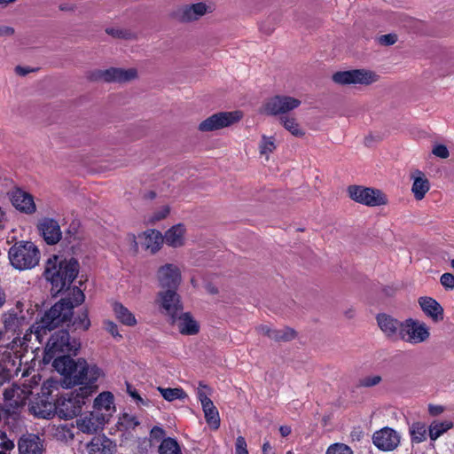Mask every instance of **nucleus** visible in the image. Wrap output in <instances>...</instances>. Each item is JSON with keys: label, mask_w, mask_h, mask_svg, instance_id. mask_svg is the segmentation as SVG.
Instances as JSON below:
<instances>
[{"label": "nucleus", "mask_w": 454, "mask_h": 454, "mask_svg": "<svg viewBox=\"0 0 454 454\" xmlns=\"http://www.w3.org/2000/svg\"><path fill=\"white\" fill-rule=\"evenodd\" d=\"M80 342H47L43 362L52 361L55 370L63 376V385L73 387L82 385L84 378H80L79 359L74 361L72 355H76Z\"/></svg>", "instance_id": "obj_1"}, {"label": "nucleus", "mask_w": 454, "mask_h": 454, "mask_svg": "<svg viewBox=\"0 0 454 454\" xmlns=\"http://www.w3.org/2000/svg\"><path fill=\"white\" fill-rule=\"evenodd\" d=\"M91 395L90 387H79L70 394L62 395L56 403V413L62 419H70L76 417Z\"/></svg>", "instance_id": "obj_5"}, {"label": "nucleus", "mask_w": 454, "mask_h": 454, "mask_svg": "<svg viewBox=\"0 0 454 454\" xmlns=\"http://www.w3.org/2000/svg\"><path fill=\"white\" fill-rule=\"evenodd\" d=\"M29 411L36 417L49 419L56 413V405L55 403H53L43 396L30 403Z\"/></svg>", "instance_id": "obj_27"}, {"label": "nucleus", "mask_w": 454, "mask_h": 454, "mask_svg": "<svg viewBox=\"0 0 454 454\" xmlns=\"http://www.w3.org/2000/svg\"><path fill=\"white\" fill-rule=\"evenodd\" d=\"M11 200L16 209L25 214H33L36 210L33 196L21 189L12 192Z\"/></svg>", "instance_id": "obj_21"}, {"label": "nucleus", "mask_w": 454, "mask_h": 454, "mask_svg": "<svg viewBox=\"0 0 454 454\" xmlns=\"http://www.w3.org/2000/svg\"><path fill=\"white\" fill-rule=\"evenodd\" d=\"M256 333L259 338L270 339L273 340H289L301 338L299 333L288 326L273 327L269 325H262L256 327Z\"/></svg>", "instance_id": "obj_16"}, {"label": "nucleus", "mask_w": 454, "mask_h": 454, "mask_svg": "<svg viewBox=\"0 0 454 454\" xmlns=\"http://www.w3.org/2000/svg\"><path fill=\"white\" fill-rule=\"evenodd\" d=\"M20 318L17 314L10 313L4 317V328L5 329L4 335L2 333V326H0V340L1 339H12V340H20Z\"/></svg>", "instance_id": "obj_26"}, {"label": "nucleus", "mask_w": 454, "mask_h": 454, "mask_svg": "<svg viewBox=\"0 0 454 454\" xmlns=\"http://www.w3.org/2000/svg\"><path fill=\"white\" fill-rule=\"evenodd\" d=\"M301 105V100L287 95H277L263 105V112L270 115L285 114Z\"/></svg>", "instance_id": "obj_12"}, {"label": "nucleus", "mask_w": 454, "mask_h": 454, "mask_svg": "<svg viewBox=\"0 0 454 454\" xmlns=\"http://www.w3.org/2000/svg\"><path fill=\"white\" fill-rule=\"evenodd\" d=\"M276 149L275 139L273 137L262 136V140L259 145V151L262 155H265L266 159L269 158V154Z\"/></svg>", "instance_id": "obj_41"}, {"label": "nucleus", "mask_w": 454, "mask_h": 454, "mask_svg": "<svg viewBox=\"0 0 454 454\" xmlns=\"http://www.w3.org/2000/svg\"><path fill=\"white\" fill-rule=\"evenodd\" d=\"M113 310L116 318L123 325L134 326L137 325L135 315L121 302H114Z\"/></svg>", "instance_id": "obj_32"}, {"label": "nucleus", "mask_w": 454, "mask_h": 454, "mask_svg": "<svg viewBox=\"0 0 454 454\" xmlns=\"http://www.w3.org/2000/svg\"><path fill=\"white\" fill-rule=\"evenodd\" d=\"M0 439H1V442H0V448L3 450H5L7 452H10L12 450H13L14 448V443L12 441L9 440L6 438V434L5 433H1L0 434Z\"/></svg>", "instance_id": "obj_53"}, {"label": "nucleus", "mask_w": 454, "mask_h": 454, "mask_svg": "<svg viewBox=\"0 0 454 454\" xmlns=\"http://www.w3.org/2000/svg\"><path fill=\"white\" fill-rule=\"evenodd\" d=\"M89 454H114L115 444L106 436L94 437L87 445Z\"/></svg>", "instance_id": "obj_28"}, {"label": "nucleus", "mask_w": 454, "mask_h": 454, "mask_svg": "<svg viewBox=\"0 0 454 454\" xmlns=\"http://www.w3.org/2000/svg\"><path fill=\"white\" fill-rule=\"evenodd\" d=\"M157 302L160 305L161 312L171 317L173 319L182 312L183 306L176 290L168 289L160 291L158 294Z\"/></svg>", "instance_id": "obj_15"}, {"label": "nucleus", "mask_w": 454, "mask_h": 454, "mask_svg": "<svg viewBox=\"0 0 454 454\" xmlns=\"http://www.w3.org/2000/svg\"><path fill=\"white\" fill-rule=\"evenodd\" d=\"M442 411H443V407L441 405L429 404V406H428V412L432 416H437V415L441 414Z\"/></svg>", "instance_id": "obj_57"}, {"label": "nucleus", "mask_w": 454, "mask_h": 454, "mask_svg": "<svg viewBox=\"0 0 454 454\" xmlns=\"http://www.w3.org/2000/svg\"><path fill=\"white\" fill-rule=\"evenodd\" d=\"M157 389L160 393L162 397L168 402H173L175 400H184L188 396L182 387L171 388L158 387Z\"/></svg>", "instance_id": "obj_38"}, {"label": "nucleus", "mask_w": 454, "mask_h": 454, "mask_svg": "<svg viewBox=\"0 0 454 454\" xmlns=\"http://www.w3.org/2000/svg\"><path fill=\"white\" fill-rule=\"evenodd\" d=\"M428 428L425 422L414 421L409 426L411 443H421L427 440Z\"/></svg>", "instance_id": "obj_34"}, {"label": "nucleus", "mask_w": 454, "mask_h": 454, "mask_svg": "<svg viewBox=\"0 0 454 454\" xmlns=\"http://www.w3.org/2000/svg\"><path fill=\"white\" fill-rule=\"evenodd\" d=\"M139 425L140 422L134 414L124 412L119 417L118 428L121 431L130 432L135 430Z\"/></svg>", "instance_id": "obj_37"}, {"label": "nucleus", "mask_w": 454, "mask_h": 454, "mask_svg": "<svg viewBox=\"0 0 454 454\" xmlns=\"http://www.w3.org/2000/svg\"><path fill=\"white\" fill-rule=\"evenodd\" d=\"M107 35L119 39L131 40L136 38L135 33L130 30L120 27H107L106 29Z\"/></svg>", "instance_id": "obj_43"}, {"label": "nucleus", "mask_w": 454, "mask_h": 454, "mask_svg": "<svg viewBox=\"0 0 454 454\" xmlns=\"http://www.w3.org/2000/svg\"><path fill=\"white\" fill-rule=\"evenodd\" d=\"M78 272L77 260L61 259L58 255H53L46 262L44 277L51 284V292L58 294L71 285Z\"/></svg>", "instance_id": "obj_3"}, {"label": "nucleus", "mask_w": 454, "mask_h": 454, "mask_svg": "<svg viewBox=\"0 0 454 454\" xmlns=\"http://www.w3.org/2000/svg\"><path fill=\"white\" fill-rule=\"evenodd\" d=\"M151 434L153 435V436H161L163 435L164 434V431L159 427H154L152 430H151Z\"/></svg>", "instance_id": "obj_62"}, {"label": "nucleus", "mask_w": 454, "mask_h": 454, "mask_svg": "<svg viewBox=\"0 0 454 454\" xmlns=\"http://www.w3.org/2000/svg\"><path fill=\"white\" fill-rule=\"evenodd\" d=\"M16 73L20 75H26L27 74L29 73V70L26 67H16Z\"/></svg>", "instance_id": "obj_63"}, {"label": "nucleus", "mask_w": 454, "mask_h": 454, "mask_svg": "<svg viewBox=\"0 0 454 454\" xmlns=\"http://www.w3.org/2000/svg\"><path fill=\"white\" fill-rule=\"evenodd\" d=\"M79 372L80 378H84L82 385H79L80 387H90L92 395L98 388L96 383L103 376V371L98 365L79 358Z\"/></svg>", "instance_id": "obj_17"}, {"label": "nucleus", "mask_w": 454, "mask_h": 454, "mask_svg": "<svg viewBox=\"0 0 454 454\" xmlns=\"http://www.w3.org/2000/svg\"><path fill=\"white\" fill-rule=\"evenodd\" d=\"M104 328L106 329V332H108L111 336L113 338H117V337H120L121 338L122 336L119 333V331H118V325L112 322V321H105L104 322Z\"/></svg>", "instance_id": "obj_52"}, {"label": "nucleus", "mask_w": 454, "mask_h": 454, "mask_svg": "<svg viewBox=\"0 0 454 454\" xmlns=\"http://www.w3.org/2000/svg\"><path fill=\"white\" fill-rule=\"evenodd\" d=\"M169 212H170V208L168 206H167V205L162 206L161 207L157 209L153 214H152L151 215H149L146 218V223H150V224H154L157 222L161 221L164 218H166L168 215Z\"/></svg>", "instance_id": "obj_44"}, {"label": "nucleus", "mask_w": 454, "mask_h": 454, "mask_svg": "<svg viewBox=\"0 0 454 454\" xmlns=\"http://www.w3.org/2000/svg\"><path fill=\"white\" fill-rule=\"evenodd\" d=\"M9 260L17 270H25L35 267L40 259L37 247L30 241H20L9 249Z\"/></svg>", "instance_id": "obj_4"}, {"label": "nucleus", "mask_w": 454, "mask_h": 454, "mask_svg": "<svg viewBox=\"0 0 454 454\" xmlns=\"http://www.w3.org/2000/svg\"><path fill=\"white\" fill-rule=\"evenodd\" d=\"M432 153L441 159H447L450 155V152L444 145H434Z\"/></svg>", "instance_id": "obj_51"}, {"label": "nucleus", "mask_w": 454, "mask_h": 454, "mask_svg": "<svg viewBox=\"0 0 454 454\" xmlns=\"http://www.w3.org/2000/svg\"><path fill=\"white\" fill-rule=\"evenodd\" d=\"M4 302H5V294L0 287V309L3 307Z\"/></svg>", "instance_id": "obj_64"}, {"label": "nucleus", "mask_w": 454, "mask_h": 454, "mask_svg": "<svg viewBox=\"0 0 454 454\" xmlns=\"http://www.w3.org/2000/svg\"><path fill=\"white\" fill-rule=\"evenodd\" d=\"M377 323L380 330L387 336H393L398 330L402 333V323L387 314H379Z\"/></svg>", "instance_id": "obj_31"}, {"label": "nucleus", "mask_w": 454, "mask_h": 454, "mask_svg": "<svg viewBox=\"0 0 454 454\" xmlns=\"http://www.w3.org/2000/svg\"><path fill=\"white\" fill-rule=\"evenodd\" d=\"M85 299L84 294L78 287L72 290V300L62 299L55 303L42 317L27 331L22 340H31L32 334L35 340H42L48 332L57 328L60 324L69 321L73 315V309L81 305Z\"/></svg>", "instance_id": "obj_2"}, {"label": "nucleus", "mask_w": 454, "mask_h": 454, "mask_svg": "<svg viewBox=\"0 0 454 454\" xmlns=\"http://www.w3.org/2000/svg\"><path fill=\"white\" fill-rule=\"evenodd\" d=\"M20 454H42V442L35 434H28L20 439L18 442Z\"/></svg>", "instance_id": "obj_30"}, {"label": "nucleus", "mask_w": 454, "mask_h": 454, "mask_svg": "<svg viewBox=\"0 0 454 454\" xmlns=\"http://www.w3.org/2000/svg\"><path fill=\"white\" fill-rule=\"evenodd\" d=\"M70 335L67 331H59L55 335L51 336L48 340H69Z\"/></svg>", "instance_id": "obj_56"}, {"label": "nucleus", "mask_w": 454, "mask_h": 454, "mask_svg": "<svg viewBox=\"0 0 454 454\" xmlns=\"http://www.w3.org/2000/svg\"><path fill=\"white\" fill-rule=\"evenodd\" d=\"M213 8L206 3H197L192 4H184L174 10L171 18L182 23L193 22L200 19L207 13L212 12Z\"/></svg>", "instance_id": "obj_10"}, {"label": "nucleus", "mask_w": 454, "mask_h": 454, "mask_svg": "<svg viewBox=\"0 0 454 454\" xmlns=\"http://www.w3.org/2000/svg\"><path fill=\"white\" fill-rule=\"evenodd\" d=\"M129 395L137 402V404L141 406H149L150 402L143 399L136 390L128 389Z\"/></svg>", "instance_id": "obj_54"}, {"label": "nucleus", "mask_w": 454, "mask_h": 454, "mask_svg": "<svg viewBox=\"0 0 454 454\" xmlns=\"http://www.w3.org/2000/svg\"><path fill=\"white\" fill-rule=\"evenodd\" d=\"M14 34V28L8 26L0 27V35L1 36H10Z\"/></svg>", "instance_id": "obj_58"}, {"label": "nucleus", "mask_w": 454, "mask_h": 454, "mask_svg": "<svg viewBox=\"0 0 454 454\" xmlns=\"http://www.w3.org/2000/svg\"><path fill=\"white\" fill-rule=\"evenodd\" d=\"M452 427L453 423L450 420H434L428 427V435L432 441H435Z\"/></svg>", "instance_id": "obj_36"}, {"label": "nucleus", "mask_w": 454, "mask_h": 454, "mask_svg": "<svg viewBox=\"0 0 454 454\" xmlns=\"http://www.w3.org/2000/svg\"><path fill=\"white\" fill-rule=\"evenodd\" d=\"M137 77L136 68H118L112 67L105 70L93 71L90 78L94 81H103L106 82H127L135 80Z\"/></svg>", "instance_id": "obj_11"}, {"label": "nucleus", "mask_w": 454, "mask_h": 454, "mask_svg": "<svg viewBox=\"0 0 454 454\" xmlns=\"http://www.w3.org/2000/svg\"><path fill=\"white\" fill-rule=\"evenodd\" d=\"M6 375H9V371L0 365V385L4 383Z\"/></svg>", "instance_id": "obj_61"}, {"label": "nucleus", "mask_w": 454, "mask_h": 454, "mask_svg": "<svg viewBox=\"0 0 454 454\" xmlns=\"http://www.w3.org/2000/svg\"><path fill=\"white\" fill-rule=\"evenodd\" d=\"M418 303L422 311L433 321L438 322L443 319V308L435 299L422 296L419 298Z\"/></svg>", "instance_id": "obj_23"}, {"label": "nucleus", "mask_w": 454, "mask_h": 454, "mask_svg": "<svg viewBox=\"0 0 454 454\" xmlns=\"http://www.w3.org/2000/svg\"><path fill=\"white\" fill-rule=\"evenodd\" d=\"M325 454H354L353 450L349 446L344 443L336 442L333 444H331L326 451Z\"/></svg>", "instance_id": "obj_45"}, {"label": "nucleus", "mask_w": 454, "mask_h": 454, "mask_svg": "<svg viewBox=\"0 0 454 454\" xmlns=\"http://www.w3.org/2000/svg\"><path fill=\"white\" fill-rule=\"evenodd\" d=\"M106 422V416L104 417L98 411H90L76 419V427L84 434H94Z\"/></svg>", "instance_id": "obj_20"}, {"label": "nucleus", "mask_w": 454, "mask_h": 454, "mask_svg": "<svg viewBox=\"0 0 454 454\" xmlns=\"http://www.w3.org/2000/svg\"><path fill=\"white\" fill-rule=\"evenodd\" d=\"M132 240L136 249H137L138 245H140L145 250L154 254L161 247L163 244V236L159 231L151 229L139 234L138 241H137L135 236L132 237Z\"/></svg>", "instance_id": "obj_18"}, {"label": "nucleus", "mask_w": 454, "mask_h": 454, "mask_svg": "<svg viewBox=\"0 0 454 454\" xmlns=\"http://www.w3.org/2000/svg\"><path fill=\"white\" fill-rule=\"evenodd\" d=\"M235 454H248L247 442L243 436H238L236 439Z\"/></svg>", "instance_id": "obj_50"}, {"label": "nucleus", "mask_w": 454, "mask_h": 454, "mask_svg": "<svg viewBox=\"0 0 454 454\" xmlns=\"http://www.w3.org/2000/svg\"><path fill=\"white\" fill-rule=\"evenodd\" d=\"M31 394L32 390L30 386L26 384L22 386L13 384L11 388L4 390L3 409L8 414L16 413L19 408L26 404Z\"/></svg>", "instance_id": "obj_7"}, {"label": "nucleus", "mask_w": 454, "mask_h": 454, "mask_svg": "<svg viewBox=\"0 0 454 454\" xmlns=\"http://www.w3.org/2000/svg\"><path fill=\"white\" fill-rule=\"evenodd\" d=\"M94 411H98L104 417L106 416V421L115 412L114 397L109 391L100 393L94 400Z\"/></svg>", "instance_id": "obj_24"}, {"label": "nucleus", "mask_w": 454, "mask_h": 454, "mask_svg": "<svg viewBox=\"0 0 454 454\" xmlns=\"http://www.w3.org/2000/svg\"><path fill=\"white\" fill-rule=\"evenodd\" d=\"M73 325L75 326V329H80L82 331L88 330L90 325V321L88 317V313L86 311H83L74 319Z\"/></svg>", "instance_id": "obj_46"}, {"label": "nucleus", "mask_w": 454, "mask_h": 454, "mask_svg": "<svg viewBox=\"0 0 454 454\" xmlns=\"http://www.w3.org/2000/svg\"><path fill=\"white\" fill-rule=\"evenodd\" d=\"M160 454H182L181 449L177 443V442L173 438H166L164 439L160 447H159Z\"/></svg>", "instance_id": "obj_39"}, {"label": "nucleus", "mask_w": 454, "mask_h": 454, "mask_svg": "<svg viewBox=\"0 0 454 454\" xmlns=\"http://www.w3.org/2000/svg\"><path fill=\"white\" fill-rule=\"evenodd\" d=\"M381 381V377L379 375H369L362 378L359 380V385L362 387H373L378 385Z\"/></svg>", "instance_id": "obj_48"}, {"label": "nucleus", "mask_w": 454, "mask_h": 454, "mask_svg": "<svg viewBox=\"0 0 454 454\" xmlns=\"http://www.w3.org/2000/svg\"><path fill=\"white\" fill-rule=\"evenodd\" d=\"M204 412L205 419L209 427L213 430H216L220 427V415L217 408L212 401L207 402L201 405Z\"/></svg>", "instance_id": "obj_33"}, {"label": "nucleus", "mask_w": 454, "mask_h": 454, "mask_svg": "<svg viewBox=\"0 0 454 454\" xmlns=\"http://www.w3.org/2000/svg\"><path fill=\"white\" fill-rule=\"evenodd\" d=\"M38 231L48 245L57 244L62 238L59 223L53 218L43 217L37 224Z\"/></svg>", "instance_id": "obj_19"}, {"label": "nucleus", "mask_w": 454, "mask_h": 454, "mask_svg": "<svg viewBox=\"0 0 454 454\" xmlns=\"http://www.w3.org/2000/svg\"><path fill=\"white\" fill-rule=\"evenodd\" d=\"M379 80V75L372 71L355 69L337 72L333 75V81L340 85L361 84L370 85Z\"/></svg>", "instance_id": "obj_8"}, {"label": "nucleus", "mask_w": 454, "mask_h": 454, "mask_svg": "<svg viewBox=\"0 0 454 454\" xmlns=\"http://www.w3.org/2000/svg\"><path fill=\"white\" fill-rule=\"evenodd\" d=\"M241 118L242 113L240 111L220 112L201 121L199 129L202 132L215 131L231 126Z\"/></svg>", "instance_id": "obj_9"}, {"label": "nucleus", "mask_w": 454, "mask_h": 454, "mask_svg": "<svg viewBox=\"0 0 454 454\" xmlns=\"http://www.w3.org/2000/svg\"><path fill=\"white\" fill-rule=\"evenodd\" d=\"M440 283L446 290H453L454 275L449 272L443 273L440 278Z\"/></svg>", "instance_id": "obj_49"}, {"label": "nucleus", "mask_w": 454, "mask_h": 454, "mask_svg": "<svg viewBox=\"0 0 454 454\" xmlns=\"http://www.w3.org/2000/svg\"><path fill=\"white\" fill-rule=\"evenodd\" d=\"M156 279L162 289L176 290L182 281L181 270L174 263H166L158 268Z\"/></svg>", "instance_id": "obj_13"}, {"label": "nucleus", "mask_w": 454, "mask_h": 454, "mask_svg": "<svg viewBox=\"0 0 454 454\" xmlns=\"http://www.w3.org/2000/svg\"><path fill=\"white\" fill-rule=\"evenodd\" d=\"M59 388V382L53 379H49L43 382L42 386V395L43 397H48L54 390Z\"/></svg>", "instance_id": "obj_47"}, {"label": "nucleus", "mask_w": 454, "mask_h": 454, "mask_svg": "<svg viewBox=\"0 0 454 454\" xmlns=\"http://www.w3.org/2000/svg\"><path fill=\"white\" fill-rule=\"evenodd\" d=\"M184 225L178 223L168 229L163 236V242L172 247H179L184 245Z\"/></svg>", "instance_id": "obj_29"}, {"label": "nucleus", "mask_w": 454, "mask_h": 454, "mask_svg": "<svg viewBox=\"0 0 454 454\" xmlns=\"http://www.w3.org/2000/svg\"><path fill=\"white\" fill-rule=\"evenodd\" d=\"M348 194L354 201L368 207H377L387 203L386 195L377 189L350 185L348 187Z\"/></svg>", "instance_id": "obj_6"}, {"label": "nucleus", "mask_w": 454, "mask_h": 454, "mask_svg": "<svg viewBox=\"0 0 454 454\" xmlns=\"http://www.w3.org/2000/svg\"><path fill=\"white\" fill-rule=\"evenodd\" d=\"M279 432L282 436L286 437L291 434V427L288 426H281L279 427Z\"/></svg>", "instance_id": "obj_59"}, {"label": "nucleus", "mask_w": 454, "mask_h": 454, "mask_svg": "<svg viewBox=\"0 0 454 454\" xmlns=\"http://www.w3.org/2000/svg\"><path fill=\"white\" fill-rule=\"evenodd\" d=\"M213 394V389L205 384L204 382H199V385L196 388V395L201 405L206 403L207 402L212 401L209 396Z\"/></svg>", "instance_id": "obj_42"}, {"label": "nucleus", "mask_w": 454, "mask_h": 454, "mask_svg": "<svg viewBox=\"0 0 454 454\" xmlns=\"http://www.w3.org/2000/svg\"><path fill=\"white\" fill-rule=\"evenodd\" d=\"M6 223V216L4 210L0 207V230L4 229Z\"/></svg>", "instance_id": "obj_60"}, {"label": "nucleus", "mask_w": 454, "mask_h": 454, "mask_svg": "<svg viewBox=\"0 0 454 454\" xmlns=\"http://www.w3.org/2000/svg\"><path fill=\"white\" fill-rule=\"evenodd\" d=\"M280 121L285 129H287L292 135L295 137H302L304 135V132L300 128L298 122L294 118L284 116L281 117Z\"/></svg>", "instance_id": "obj_40"}, {"label": "nucleus", "mask_w": 454, "mask_h": 454, "mask_svg": "<svg viewBox=\"0 0 454 454\" xmlns=\"http://www.w3.org/2000/svg\"><path fill=\"white\" fill-rule=\"evenodd\" d=\"M405 333L411 339L426 340L429 337L427 325L419 320L406 319L402 323V333Z\"/></svg>", "instance_id": "obj_22"}, {"label": "nucleus", "mask_w": 454, "mask_h": 454, "mask_svg": "<svg viewBox=\"0 0 454 454\" xmlns=\"http://www.w3.org/2000/svg\"><path fill=\"white\" fill-rule=\"evenodd\" d=\"M177 326L180 333L185 335H192L199 332L198 323L188 313H184L179 317Z\"/></svg>", "instance_id": "obj_35"}, {"label": "nucleus", "mask_w": 454, "mask_h": 454, "mask_svg": "<svg viewBox=\"0 0 454 454\" xmlns=\"http://www.w3.org/2000/svg\"><path fill=\"white\" fill-rule=\"evenodd\" d=\"M400 433L388 427L377 430L372 434V443L383 451L395 450L400 445Z\"/></svg>", "instance_id": "obj_14"}, {"label": "nucleus", "mask_w": 454, "mask_h": 454, "mask_svg": "<svg viewBox=\"0 0 454 454\" xmlns=\"http://www.w3.org/2000/svg\"><path fill=\"white\" fill-rule=\"evenodd\" d=\"M412 179L411 192L417 200L424 199L430 189V183L426 175L419 169L413 171L411 175Z\"/></svg>", "instance_id": "obj_25"}, {"label": "nucleus", "mask_w": 454, "mask_h": 454, "mask_svg": "<svg viewBox=\"0 0 454 454\" xmlns=\"http://www.w3.org/2000/svg\"><path fill=\"white\" fill-rule=\"evenodd\" d=\"M397 41L395 34L383 35L379 38V42L383 45H392Z\"/></svg>", "instance_id": "obj_55"}]
</instances>
